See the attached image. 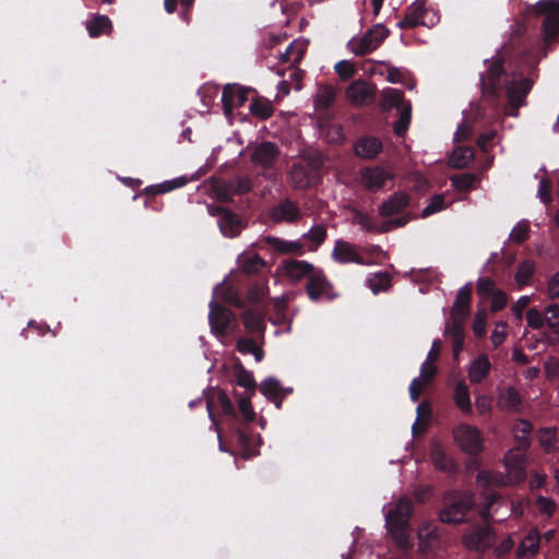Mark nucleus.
I'll list each match as a JSON object with an SVG mask.
<instances>
[{"instance_id":"1","label":"nucleus","mask_w":559,"mask_h":559,"mask_svg":"<svg viewBox=\"0 0 559 559\" xmlns=\"http://www.w3.org/2000/svg\"><path fill=\"white\" fill-rule=\"evenodd\" d=\"M526 323L533 330L547 328L540 340L531 345L532 349H536L538 343H544L548 346L559 344V304H549L544 309L530 308L526 311Z\"/></svg>"},{"instance_id":"45","label":"nucleus","mask_w":559,"mask_h":559,"mask_svg":"<svg viewBox=\"0 0 559 559\" xmlns=\"http://www.w3.org/2000/svg\"><path fill=\"white\" fill-rule=\"evenodd\" d=\"M250 112L262 120L270 118L273 115V106L270 100L264 98L253 99L249 106Z\"/></svg>"},{"instance_id":"18","label":"nucleus","mask_w":559,"mask_h":559,"mask_svg":"<svg viewBox=\"0 0 559 559\" xmlns=\"http://www.w3.org/2000/svg\"><path fill=\"white\" fill-rule=\"evenodd\" d=\"M269 217L274 223H294L300 218V211L296 203L284 200L270 210Z\"/></svg>"},{"instance_id":"12","label":"nucleus","mask_w":559,"mask_h":559,"mask_svg":"<svg viewBox=\"0 0 559 559\" xmlns=\"http://www.w3.org/2000/svg\"><path fill=\"white\" fill-rule=\"evenodd\" d=\"M314 271V266L304 260H287L277 267V273L292 283H297L304 277L309 278Z\"/></svg>"},{"instance_id":"39","label":"nucleus","mask_w":559,"mask_h":559,"mask_svg":"<svg viewBox=\"0 0 559 559\" xmlns=\"http://www.w3.org/2000/svg\"><path fill=\"white\" fill-rule=\"evenodd\" d=\"M336 87L333 85H319L314 96L316 109H325L333 104L336 97Z\"/></svg>"},{"instance_id":"8","label":"nucleus","mask_w":559,"mask_h":559,"mask_svg":"<svg viewBox=\"0 0 559 559\" xmlns=\"http://www.w3.org/2000/svg\"><path fill=\"white\" fill-rule=\"evenodd\" d=\"M438 20L437 14L426 7L425 0H416L406 9L405 16L397 23V26L400 28H413L418 25L432 26Z\"/></svg>"},{"instance_id":"29","label":"nucleus","mask_w":559,"mask_h":559,"mask_svg":"<svg viewBox=\"0 0 559 559\" xmlns=\"http://www.w3.org/2000/svg\"><path fill=\"white\" fill-rule=\"evenodd\" d=\"M264 338L253 337H239L236 342L237 350L242 355H253L255 361H261L264 357V352L262 348Z\"/></svg>"},{"instance_id":"56","label":"nucleus","mask_w":559,"mask_h":559,"mask_svg":"<svg viewBox=\"0 0 559 559\" xmlns=\"http://www.w3.org/2000/svg\"><path fill=\"white\" fill-rule=\"evenodd\" d=\"M263 395L269 400H275L280 394V383L273 378L264 380L260 388Z\"/></svg>"},{"instance_id":"3","label":"nucleus","mask_w":559,"mask_h":559,"mask_svg":"<svg viewBox=\"0 0 559 559\" xmlns=\"http://www.w3.org/2000/svg\"><path fill=\"white\" fill-rule=\"evenodd\" d=\"M475 503L474 496L469 492H456L449 496L445 507L440 511L439 518L443 523H462L467 512Z\"/></svg>"},{"instance_id":"51","label":"nucleus","mask_w":559,"mask_h":559,"mask_svg":"<svg viewBox=\"0 0 559 559\" xmlns=\"http://www.w3.org/2000/svg\"><path fill=\"white\" fill-rule=\"evenodd\" d=\"M412 218L413 217L411 215H404L396 219L386 221L380 225H376L374 233L383 234V233L391 231L397 227H402V226L406 225Z\"/></svg>"},{"instance_id":"7","label":"nucleus","mask_w":559,"mask_h":559,"mask_svg":"<svg viewBox=\"0 0 559 559\" xmlns=\"http://www.w3.org/2000/svg\"><path fill=\"white\" fill-rule=\"evenodd\" d=\"M453 438L457 447L467 454H478L484 450L480 430L468 424L457 425L453 429Z\"/></svg>"},{"instance_id":"47","label":"nucleus","mask_w":559,"mask_h":559,"mask_svg":"<svg viewBox=\"0 0 559 559\" xmlns=\"http://www.w3.org/2000/svg\"><path fill=\"white\" fill-rule=\"evenodd\" d=\"M452 185L460 191H467L477 187L479 179L475 174H461L451 178Z\"/></svg>"},{"instance_id":"61","label":"nucleus","mask_w":559,"mask_h":559,"mask_svg":"<svg viewBox=\"0 0 559 559\" xmlns=\"http://www.w3.org/2000/svg\"><path fill=\"white\" fill-rule=\"evenodd\" d=\"M335 72L338 74L341 80L347 81L355 73L354 64L348 60L338 61L334 67Z\"/></svg>"},{"instance_id":"27","label":"nucleus","mask_w":559,"mask_h":559,"mask_svg":"<svg viewBox=\"0 0 559 559\" xmlns=\"http://www.w3.org/2000/svg\"><path fill=\"white\" fill-rule=\"evenodd\" d=\"M491 364L487 355H479L468 366L467 374L472 383H480L489 373Z\"/></svg>"},{"instance_id":"5","label":"nucleus","mask_w":559,"mask_h":559,"mask_svg":"<svg viewBox=\"0 0 559 559\" xmlns=\"http://www.w3.org/2000/svg\"><path fill=\"white\" fill-rule=\"evenodd\" d=\"M510 76L511 75L504 73L500 62H492L481 76L483 97L488 100L497 102L501 95V91L506 88L507 81H509Z\"/></svg>"},{"instance_id":"53","label":"nucleus","mask_w":559,"mask_h":559,"mask_svg":"<svg viewBox=\"0 0 559 559\" xmlns=\"http://www.w3.org/2000/svg\"><path fill=\"white\" fill-rule=\"evenodd\" d=\"M313 242L314 248L320 246L326 238V228L323 225H314L302 236Z\"/></svg>"},{"instance_id":"9","label":"nucleus","mask_w":559,"mask_h":559,"mask_svg":"<svg viewBox=\"0 0 559 559\" xmlns=\"http://www.w3.org/2000/svg\"><path fill=\"white\" fill-rule=\"evenodd\" d=\"M209 321L212 333L219 338L233 332L236 326L235 314L214 301L210 304Z\"/></svg>"},{"instance_id":"22","label":"nucleus","mask_w":559,"mask_h":559,"mask_svg":"<svg viewBox=\"0 0 559 559\" xmlns=\"http://www.w3.org/2000/svg\"><path fill=\"white\" fill-rule=\"evenodd\" d=\"M307 47V40L295 39L285 48L283 52H280V61L282 63H288L290 67L295 68L304 59Z\"/></svg>"},{"instance_id":"24","label":"nucleus","mask_w":559,"mask_h":559,"mask_svg":"<svg viewBox=\"0 0 559 559\" xmlns=\"http://www.w3.org/2000/svg\"><path fill=\"white\" fill-rule=\"evenodd\" d=\"M384 511L385 522H388L390 515H393L396 522L406 523L409 521L413 513L412 502L409 499L403 497L386 504Z\"/></svg>"},{"instance_id":"48","label":"nucleus","mask_w":559,"mask_h":559,"mask_svg":"<svg viewBox=\"0 0 559 559\" xmlns=\"http://www.w3.org/2000/svg\"><path fill=\"white\" fill-rule=\"evenodd\" d=\"M240 264L245 272L247 273H257L264 266L263 259L257 254H246L240 258Z\"/></svg>"},{"instance_id":"58","label":"nucleus","mask_w":559,"mask_h":559,"mask_svg":"<svg viewBox=\"0 0 559 559\" xmlns=\"http://www.w3.org/2000/svg\"><path fill=\"white\" fill-rule=\"evenodd\" d=\"M215 400L217 405L221 407L224 414L235 416V407L233 405V402L227 396V394L224 391H217L215 393Z\"/></svg>"},{"instance_id":"31","label":"nucleus","mask_w":559,"mask_h":559,"mask_svg":"<svg viewBox=\"0 0 559 559\" xmlns=\"http://www.w3.org/2000/svg\"><path fill=\"white\" fill-rule=\"evenodd\" d=\"M522 403L521 396L515 388L508 386L499 391L497 405L506 412H516Z\"/></svg>"},{"instance_id":"20","label":"nucleus","mask_w":559,"mask_h":559,"mask_svg":"<svg viewBox=\"0 0 559 559\" xmlns=\"http://www.w3.org/2000/svg\"><path fill=\"white\" fill-rule=\"evenodd\" d=\"M388 531L392 535V538L396 545L403 549H408L413 546V539L409 533V524L396 522L393 515H390L388 522H385Z\"/></svg>"},{"instance_id":"6","label":"nucleus","mask_w":559,"mask_h":559,"mask_svg":"<svg viewBox=\"0 0 559 559\" xmlns=\"http://www.w3.org/2000/svg\"><path fill=\"white\" fill-rule=\"evenodd\" d=\"M388 35L389 29L382 24H377L362 36L352 38L347 47L356 56L367 55L377 49Z\"/></svg>"},{"instance_id":"59","label":"nucleus","mask_w":559,"mask_h":559,"mask_svg":"<svg viewBox=\"0 0 559 559\" xmlns=\"http://www.w3.org/2000/svg\"><path fill=\"white\" fill-rule=\"evenodd\" d=\"M487 312L486 310H478L475 314L473 322V332L476 336L481 337L486 333Z\"/></svg>"},{"instance_id":"14","label":"nucleus","mask_w":559,"mask_h":559,"mask_svg":"<svg viewBox=\"0 0 559 559\" xmlns=\"http://www.w3.org/2000/svg\"><path fill=\"white\" fill-rule=\"evenodd\" d=\"M525 450L521 447H515L508 451L504 455L503 464L508 475H510L511 479L516 483H521L526 477V472L524 467V456Z\"/></svg>"},{"instance_id":"33","label":"nucleus","mask_w":559,"mask_h":559,"mask_svg":"<svg viewBox=\"0 0 559 559\" xmlns=\"http://www.w3.org/2000/svg\"><path fill=\"white\" fill-rule=\"evenodd\" d=\"M85 27L91 37H98L111 32L112 24L108 16L95 14L85 22Z\"/></svg>"},{"instance_id":"19","label":"nucleus","mask_w":559,"mask_h":559,"mask_svg":"<svg viewBox=\"0 0 559 559\" xmlns=\"http://www.w3.org/2000/svg\"><path fill=\"white\" fill-rule=\"evenodd\" d=\"M493 534L489 527H479L463 536V543L468 549L485 550L492 545Z\"/></svg>"},{"instance_id":"26","label":"nucleus","mask_w":559,"mask_h":559,"mask_svg":"<svg viewBox=\"0 0 559 559\" xmlns=\"http://www.w3.org/2000/svg\"><path fill=\"white\" fill-rule=\"evenodd\" d=\"M263 241L281 254L302 253V243L299 240H285L280 237L267 236Z\"/></svg>"},{"instance_id":"35","label":"nucleus","mask_w":559,"mask_h":559,"mask_svg":"<svg viewBox=\"0 0 559 559\" xmlns=\"http://www.w3.org/2000/svg\"><path fill=\"white\" fill-rule=\"evenodd\" d=\"M238 445L241 449V456L249 459L258 454L260 444V437H250L245 430L238 429L236 431Z\"/></svg>"},{"instance_id":"57","label":"nucleus","mask_w":559,"mask_h":559,"mask_svg":"<svg viewBox=\"0 0 559 559\" xmlns=\"http://www.w3.org/2000/svg\"><path fill=\"white\" fill-rule=\"evenodd\" d=\"M508 335V324L503 321L497 322L491 332L490 340L495 347L501 345Z\"/></svg>"},{"instance_id":"21","label":"nucleus","mask_w":559,"mask_h":559,"mask_svg":"<svg viewBox=\"0 0 559 559\" xmlns=\"http://www.w3.org/2000/svg\"><path fill=\"white\" fill-rule=\"evenodd\" d=\"M278 148L274 143L263 142L252 153V162L263 168H270L278 157Z\"/></svg>"},{"instance_id":"52","label":"nucleus","mask_w":559,"mask_h":559,"mask_svg":"<svg viewBox=\"0 0 559 559\" xmlns=\"http://www.w3.org/2000/svg\"><path fill=\"white\" fill-rule=\"evenodd\" d=\"M238 408L245 421L252 423L255 420L257 413L248 396H242L238 400Z\"/></svg>"},{"instance_id":"17","label":"nucleus","mask_w":559,"mask_h":559,"mask_svg":"<svg viewBox=\"0 0 559 559\" xmlns=\"http://www.w3.org/2000/svg\"><path fill=\"white\" fill-rule=\"evenodd\" d=\"M394 177L393 173L381 167H367L361 171V185L371 191L380 190L388 180Z\"/></svg>"},{"instance_id":"15","label":"nucleus","mask_w":559,"mask_h":559,"mask_svg":"<svg viewBox=\"0 0 559 559\" xmlns=\"http://www.w3.org/2000/svg\"><path fill=\"white\" fill-rule=\"evenodd\" d=\"M333 259L342 264L345 263H356L360 265H369L371 262L366 261L358 251V248L348 241L345 240H336L333 251Z\"/></svg>"},{"instance_id":"46","label":"nucleus","mask_w":559,"mask_h":559,"mask_svg":"<svg viewBox=\"0 0 559 559\" xmlns=\"http://www.w3.org/2000/svg\"><path fill=\"white\" fill-rule=\"evenodd\" d=\"M367 285L373 294L385 292L391 285V277L386 272H377L367 280Z\"/></svg>"},{"instance_id":"38","label":"nucleus","mask_w":559,"mask_h":559,"mask_svg":"<svg viewBox=\"0 0 559 559\" xmlns=\"http://www.w3.org/2000/svg\"><path fill=\"white\" fill-rule=\"evenodd\" d=\"M218 226L226 237L233 238L240 231V219L236 214L228 211L218 219Z\"/></svg>"},{"instance_id":"42","label":"nucleus","mask_w":559,"mask_h":559,"mask_svg":"<svg viewBox=\"0 0 559 559\" xmlns=\"http://www.w3.org/2000/svg\"><path fill=\"white\" fill-rule=\"evenodd\" d=\"M533 430V426L528 420L520 419L513 427V438L519 443L518 447L526 449L530 445L528 437Z\"/></svg>"},{"instance_id":"54","label":"nucleus","mask_w":559,"mask_h":559,"mask_svg":"<svg viewBox=\"0 0 559 559\" xmlns=\"http://www.w3.org/2000/svg\"><path fill=\"white\" fill-rule=\"evenodd\" d=\"M530 234V224L527 221H520L511 230L510 239L514 242L524 241Z\"/></svg>"},{"instance_id":"30","label":"nucleus","mask_w":559,"mask_h":559,"mask_svg":"<svg viewBox=\"0 0 559 559\" xmlns=\"http://www.w3.org/2000/svg\"><path fill=\"white\" fill-rule=\"evenodd\" d=\"M242 324L249 334L264 338L265 323L261 312L248 310L241 317Z\"/></svg>"},{"instance_id":"43","label":"nucleus","mask_w":559,"mask_h":559,"mask_svg":"<svg viewBox=\"0 0 559 559\" xmlns=\"http://www.w3.org/2000/svg\"><path fill=\"white\" fill-rule=\"evenodd\" d=\"M454 402L456 406L464 413L469 414L472 412V402L467 385L460 381L455 385Z\"/></svg>"},{"instance_id":"62","label":"nucleus","mask_w":559,"mask_h":559,"mask_svg":"<svg viewBox=\"0 0 559 559\" xmlns=\"http://www.w3.org/2000/svg\"><path fill=\"white\" fill-rule=\"evenodd\" d=\"M475 406L480 415H490L492 409V399L487 394H479L475 397Z\"/></svg>"},{"instance_id":"11","label":"nucleus","mask_w":559,"mask_h":559,"mask_svg":"<svg viewBox=\"0 0 559 559\" xmlns=\"http://www.w3.org/2000/svg\"><path fill=\"white\" fill-rule=\"evenodd\" d=\"M306 292L310 300H332L336 297L333 285L321 270L314 271L308 278Z\"/></svg>"},{"instance_id":"64","label":"nucleus","mask_w":559,"mask_h":559,"mask_svg":"<svg viewBox=\"0 0 559 559\" xmlns=\"http://www.w3.org/2000/svg\"><path fill=\"white\" fill-rule=\"evenodd\" d=\"M546 294L550 300L559 298V270L548 278Z\"/></svg>"},{"instance_id":"37","label":"nucleus","mask_w":559,"mask_h":559,"mask_svg":"<svg viewBox=\"0 0 559 559\" xmlns=\"http://www.w3.org/2000/svg\"><path fill=\"white\" fill-rule=\"evenodd\" d=\"M474 150L468 146L456 147L449 157L448 164L452 168H466L474 159Z\"/></svg>"},{"instance_id":"34","label":"nucleus","mask_w":559,"mask_h":559,"mask_svg":"<svg viewBox=\"0 0 559 559\" xmlns=\"http://www.w3.org/2000/svg\"><path fill=\"white\" fill-rule=\"evenodd\" d=\"M419 549L423 552L433 549L438 544V534L432 524L425 522L418 527Z\"/></svg>"},{"instance_id":"60","label":"nucleus","mask_w":559,"mask_h":559,"mask_svg":"<svg viewBox=\"0 0 559 559\" xmlns=\"http://www.w3.org/2000/svg\"><path fill=\"white\" fill-rule=\"evenodd\" d=\"M236 382L238 385L248 389V390H254L255 389V380L251 372L240 368L236 373Z\"/></svg>"},{"instance_id":"63","label":"nucleus","mask_w":559,"mask_h":559,"mask_svg":"<svg viewBox=\"0 0 559 559\" xmlns=\"http://www.w3.org/2000/svg\"><path fill=\"white\" fill-rule=\"evenodd\" d=\"M230 189L235 194H242L248 192L251 187V180L248 177H237L234 180L229 181Z\"/></svg>"},{"instance_id":"16","label":"nucleus","mask_w":559,"mask_h":559,"mask_svg":"<svg viewBox=\"0 0 559 559\" xmlns=\"http://www.w3.org/2000/svg\"><path fill=\"white\" fill-rule=\"evenodd\" d=\"M437 366L435 362L424 361L420 366V373L409 384V395L413 402H417L421 392L432 382Z\"/></svg>"},{"instance_id":"32","label":"nucleus","mask_w":559,"mask_h":559,"mask_svg":"<svg viewBox=\"0 0 559 559\" xmlns=\"http://www.w3.org/2000/svg\"><path fill=\"white\" fill-rule=\"evenodd\" d=\"M382 150V143L373 136H365L355 144V153L357 156L366 159L376 157Z\"/></svg>"},{"instance_id":"49","label":"nucleus","mask_w":559,"mask_h":559,"mask_svg":"<svg viewBox=\"0 0 559 559\" xmlns=\"http://www.w3.org/2000/svg\"><path fill=\"white\" fill-rule=\"evenodd\" d=\"M411 117H412V110H411V104H406L400 112L399 120L394 123V132L397 135H403L411 123Z\"/></svg>"},{"instance_id":"13","label":"nucleus","mask_w":559,"mask_h":559,"mask_svg":"<svg viewBox=\"0 0 559 559\" xmlns=\"http://www.w3.org/2000/svg\"><path fill=\"white\" fill-rule=\"evenodd\" d=\"M376 96V87L366 81L357 80L346 88V97L354 106L369 105Z\"/></svg>"},{"instance_id":"44","label":"nucleus","mask_w":559,"mask_h":559,"mask_svg":"<svg viewBox=\"0 0 559 559\" xmlns=\"http://www.w3.org/2000/svg\"><path fill=\"white\" fill-rule=\"evenodd\" d=\"M535 272V263L531 260H525L518 266L514 275L515 283L519 287L526 286L531 283V278Z\"/></svg>"},{"instance_id":"28","label":"nucleus","mask_w":559,"mask_h":559,"mask_svg":"<svg viewBox=\"0 0 559 559\" xmlns=\"http://www.w3.org/2000/svg\"><path fill=\"white\" fill-rule=\"evenodd\" d=\"M472 300L471 284H466L457 292L455 301L452 307V316L457 319H465L468 316Z\"/></svg>"},{"instance_id":"23","label":"nucleus","mask_w":559,"mask_h":559,"mask_svg":"<svg viewBox=\"0 0 559 559\" xmlns=\"http://www.w3.org/2000/svg\"><path fill=\"white\" fill-rule=\"evenodd\" d=\"M409 204V197L405 192H395L380 207L381 216L388 217L402 213Z\"/></svg>"},{"instance_id":"55","label":"nucleus","mask_w":559,"mask_h":559,"mask_svg":"<svg viewBox=\"0 0 559 559\" xmlns=\"http://www.w3.org/2000/svg\"><path fill=\"white\" fill-rule=\"evenodd\" d=\"M215 295L217 298L223 299L227 302L234 304L237 301V295L233 286L229 283H222L216 286Z\"/></svg>"},{"instance_id":"2","label":"nucleus","mask_w":559,"mask_h":559,"mask_svg":"<svg viewBox=\"0 0 559 559\" xmlns=\"http://www.w3.org/2000/svg\"><path fill=\"white\" fill-rule=\"evenodd\" d=\"M323 165V156L320 153H309L296 162L290 170L289 178L295 189H306L316 179L318 169Z\"/></svg>"},{"instance_id":"36","label":"nucleus","mask_w":559,"mask_h":559,"mask_svg":"<svg viewBox=\"0 0 559 559\" xmlns=\"http://www.w3.org/2000/svg\"><path fill=\"white\" fill-rule=\"evenodd\" d=\"M540 536L537 530H531L518 547L519 557H532L538 552Z\"/></svg>"},{"instance_id":"4","label":"nucleus","mask_w":559,"mask_h":559,"mask_svg":"<svg viewBox=\"0 0 559 559\" xmlns=\"http://www.w3.org/2000/svg\"><path fill=\"white\" fill-rule=\"evenodd\" d=\"M531 80L512 74L507 81V99L508 105L504 109L506 115L518 117L519 108L526 104V96L531 91Z\"/></svg>"},{"instance_id":"10","label":"nucleus","mask_w":559,"mask_h":559,"mask_svg":"<svg viewBox=\"0 0 559 559\" xmlns=\"http://www.w3.org/2000/svg\"><path fill=\"white\" fill-rule=\"evenodd\" d=\"M537 14H546L544 32L547 39L559 38V0H540L534 5Z\"/></svg>"},{"instance_id":"40","label":"nucleus","mask_w":559,"mask_h":559,"mask_svg":"<svg viewBox=\"0 0 559 559\" xmlns=\"http://www.w3.org/2000/svg\"><path fill=\"white\" fill-rule=\"evenodd\" d=\"M538 441L546 452H554L559 449V437L557 428H543L538 431Z\"/></svg>"},{"instance_id":"50","label":"nucleus","mask_w":559,"mask_h":559,"mask_svg":"<svg viewBox=\"0 0 559 559\" xmlns=\"http://www.w3.org/2000/svg\"><path fill=\"white\" fill-rule=\"evenodd\" d=\"M445 199L442 194L433 195L427 206L421 211V217H428L445 209Z\"/></svg>"},{"instance_id":"25","label":"nucleus","mask_w":559,"mask_h":559,"mask_svg":"<svg viewBox=\"0 0 559 559\" xmlns=\"http://www.w3.org/2000/svg\"><path fill=\"white\" fill-rule=\"evenodd\" d=\"M247 100V93L238 85H226L222 94V103L226 112L235 107L242 106Z\"/></svg>"},{"instance_id":"41","label":"nucleus","mask_w":559,"mask_h":559,"mask_svg":"<svg viewBox=\"0 0 559 559\" xmlns=\"http://www.w3.org/2000/svg\"><path fill=\"white\" fill-rule=\"evenodd\" d=\"M406 104L403 99L402 91L392 87L382 91L381 106L383 109L388 110L393 107L402 109Z\"/></svg>"}]
</instances>
